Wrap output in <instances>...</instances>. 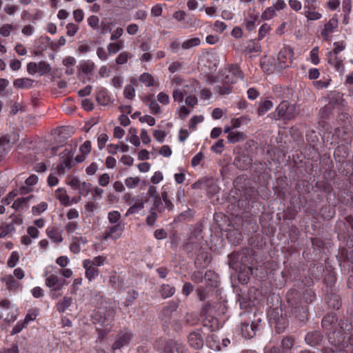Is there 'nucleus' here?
I'll return each instance as SVG.
<instances>
[{
	"instance_id": "31",
	"label": "nucleus",
	"mask_w": 353,
	"mask_h": 353,
	"mask_svg": "<svg viewBox=\"0 0 353 353\" xmlns=\"http://www.w3.org/2000/svg\"><path fill=\"white\" fill-rule=\"evenodd\" d=\"M123 41H119L117 42L110 43L107 46V50L110 55L115 54L123 48Z\"/></svg>"
},
{
	"instance_id": "3",
	"label": "nucleus",
	"mask_w": 353,
	"mask_h": 353,
	"mask_svg": "<svg viewBox=\"0 0 353 353\" xmlns=\"http://www.w3.org/2000/svg\"><path fill=\"white\" fill-rule=\"evenodd\" d=\"M296 108L294 105H290L287 101H283L276 107L274 113L275 120H292L296 117Z\"/></svg>"
},
{
	"instance_id": "15",
	"label": "nucleus",
	"mask_w": 353,
	"mask_h": 353,
	"mask_svg": "<svg viewBox=\"0 0 353 353\" xmlns=\"http://www.w3.org/2000/svg\"><path fill=\"white\" fill-rule=\"evenodd\" d=\"M132 339L130 332H124L117 334L116 340L112 345V350L114 351L129 345Z\"/></svg>"
},
{
	"instance_id": "59",
	"label": "nucleus",
	"mask_w": 353,
	"mask_h": 353,
	"mask_svg": "<svg viewBox=\"0 0 353 353\" xmlns=\"http://www.w3.org/2000/svg\"><path fill=\"white\" fill-rule=\"evenodd\" d=\"M154 139L159 143H163L166 137L165 131L161 130H155L153 133Z\"/></svg>"
},
{
	"instance_id": "42",
	"label": "nucleus",
	"mask_w": 353,
	"mask_h": 353,
	"mask_svg": "<svg viewBox=\"0 0 353 353\" xmlns=\"http://www.w3.org/2000/svg\"><path fill=\"white\" fill-rule=\"evenodd\" d=\"M174 292V288L168 284H163L161 286V296L163 299L172 296Z\"/></svg>"
},
{
	"instance_id": "14",
	"label": "nucleus",
	"mask_w": 353,
	"mask_h": 353,
	"mask_svg": "<svg viewBox=\"0 0 353 353\" xmlns=\"http://www.w3.org/2000/svg\"><path fill=\"white\" fill-rule=\"evenodd\" d=\"M328 63L340 73L344 72L343 58L339 57L336 52L330 51L327 53Z\"/></svg>"
},
{
	"instance_id": "62",
	"label": "nucleus",
	"mask_w": 353,
	"mask_h": 353,
	"mask_svg": "<svg viewBox=\"0 0 353 353\" xmlns=\"http://www.w3.org/2000/svg\"><path fill=\"white\" fill-rule=\"evenodd\" d=\"M157 100L163 105H168L170 103V97L163 92H161L157 94Z\"/></svg>"
},
{
	"instance_id": "51",
	"label": "nucleus",
	"mask_w": 353,
	"mask_h": 353,
	"mask_svg": "<svg viewBox=\"0 0 353 353\" xmlns=\"http://www.w3.org/2000/svg\"><path fill=\"white\" fill-rule=\"evenodd\" d=\"M123 95L128 99H132L135 96V90L132 85H125L123 90Z\"/></svg>"
},
{
	"instance_id": "37",
	"label": "nucleus",
	"mask_w": 353,
	"mask_h": 353,
	"mask_svg": "<svg viewBox=\"0 0 353 353\" xmlns=\"http://www.w3.org/2000/svg\"><path fill=\"white\" fill-rule=\"evenodd\" d=\"M139 81L145 84L146 87H150L154 85V79L149 73L142 74L139 77Z\"/></svg>"
},
{
	"instance_id": "47",
	"label": "nucleus",
	"mask_w": 353,
	"mask_h": 353,
	"mask_svg": "<svg viewBox=\"0 0 353 353\" xmlns=\"http://www.w3.org/2000/svg\"><path fill=\"white\" fill-rule=\"evenodd\" d=\"M178 308V303L176 302L171 301L163 307V312L165 316H170L173 312L176 311Z\"/></svg>"
},
{
	"instance_id": "10",
	"label": "nucleus",
	"mask_w": 353,
	"mask_h": 353,
	"mask_svg": "<svg viewBox=\"0 0 353 353\" xmlns=\"http://www.w3.org/2000/svg\"><path fill=\"white\" fill-rule=\"evenodd\" d=\"M115 311L112 308H99L94 314L95 318L99 316L97 321L101 325L109 324L114 318Z\"/></svg>"
},
{
	"instance_id": "21",
	"label": "nucleus",
	"mask_w": 353,
	"mask_h": 353,
	"mask_svg": "<svg viewBox=\"0 0 353 353\" xmlns=\"http://www.w3.org/2000/svg\"><path fill=\"white\" fill-rule=\"evenodd\" d=\"M323 336L320 332L315 331L306 334L305 340L306 343L312 346L319 345L322 341Z\"/></svg>"
},
{
	"instance_id": "38",
	"label": "nucleus",
	"mask_w": 353,
	"mask_h": 353,
	"mask_svg": "<svg viewBox=\"0 0 353 353\" xmlns=\"http://www.w3.org/2000/svg\"><path fill=\"white\" fill-rule=\"evenodd\" d=\"M312 8H306L304 10V11L303 12L304 16L308 20L314 21V20H317V19H319L321 18L322 15L321 13L314 11V10H310Z\"/></svg>"
},
{
	"instance_id": "5",
	"label": "nucleus",
	"mask_w": 353,
	"mask_h": 353,
	"mask_svg": "<svg viewBox=\"0 0 353 353\" xmlns=\"http://www.w3.org/2000/svg\"><path fill=\"white\" fill-rule=\"evenodd\" d=\"M59 157L60 163L57 167L56 173L59 176H63L75 165V162L73 159V155L68 150H65L61 152Z\"/></svg>"
},
{
	"instance_id": "34",
	"label": "nucleus",
	"mask_w": 353,
	"mask_h": 353,
	"mask_svg": "<svg viewBox=\"0 0 353 353\" xmlns=\"http://www.w3.org/2000/svg\"><path fill=\"white\" fill-rule=\"evenodd\" d=\"M132 57V54L127 51L121 52L116 58L115 62L118 65H123Z\"/></svg>"
},
{
	"instance_id": "9",
	"label": "nucleus",
	"mask_w": 353,
	"mask_h": 353,
	"mask_svg": "<svg viewBox=\"0 0 353 353\" xmlns=\"http://www.w3.org/2000/svg\"><path fill=\"white\" fill-rule=\"evenodd\" d=\"M148 198L143 194L138 195L133 197L132 201L134 203L128 209L125 216H128L131 214L138 213L144 208L145 204L148 201Z\"/></svg>"
},
{
	"instance_id": "16",
	"label": "nucleus",
	"mask_w": 353,
	"mask_h": 353,
	"mask_svg": "<svg viewBox=\"0 0 353 353\" xmlns=\"http://www.w3.org/2000/svg\"><path fill=\"white\" fill-rule=\"evenodd\" d=\"M226 82L233 83L238 79H243L242 72L236 64L231 65L228 68V74L226 75Z\"/></svg>"
},
{
	"instance_id": "39",
	"label": "nucleus",
	"mask_w": 353,
	"mask_h": 353,
	"mask_svg": "<svg viewBox=\"0 0 353 353\" xmlns=\"http://www.w3.org/2000/svg\"><path fill=\"white\" fill-rule=\"evenodd\" d=\"M4 314H5V316H4L5 321L7 323H11V322H14L17 319V315H18V311L16 309L14 310V309L12 308L10 310L5 311Z\"/></svg>"
},
{
	"instance_id": "55",
	"label": "nucleus",
	"mask_w": 353,
	"mask_h": 353,
	"mask_svg": "<svg viewBox=\"0 0 353 353\" xmlns=\"http://www.w3.org/2000/svg\"><path fill=\"white\" fill-rule=\"evenodd\" d=\"M223 140H218L212 147L211 150L216 154H221L223 151Z\"/></svg>"
},
{
	"instance_id": "32",
	"label": "nucleus",
	"mask_w": 353,
	"mask_h": 353,
	"mask_svg": "<svg viewBox=\"0 0 353 353\" xmlns=\"http://www.w3.org/2000/svg\"><path fill=\"white\" fill-rule=\"evenodd\" d=\"M1 281L6 283V288L10 290L16 289L19 286V283L10 274L3 277Z\"/></svg>"
},
{
	"instance_id": "60",
	"label": "nucleus",
	"mask_w": 353,
	"mask_h": 353,
	"mask_svg": "<svg viewBox=\"0 0 353 353\" xmlns=\"http://www.w3.org/2000/svg\"><path fill=\"white\" fill-rule=\"evenodd\" d=\"M13 29L14 27L12 25L5 24L0 28V34L1 36L7 37L10 35L11 30Z\"/></svg>"
},
{
	"instance_id": "56",
	"label": "nucleus",
	"mask_w": 353,
	"mask_h": 353,
	"mask_svg": "<svg viewBox=\"0 0 353 353\" xmlns=\"http://www.w3.org/2000/svg\"><path fill=\"white\" fill-rule=\"evenodd\" d=\"M327 303L330 307H332L334 308L339 309V307L341 306V303L339 302L338 296L334 294H331L328 297Z\"/></svg>"
},
{
	"instance_id": "28",
	"label": "nucleus",
	"mask_w": 353,
	"mask_h": 353,
	"mask_svg": "<svg viewBox=\"0 0 353 353\" xmlns=\"http://www.w3.org/2000/svg\"><path fill=\"white\" fill-rule=\"evenodd\" d=\"M57 197L62 205L65 206H69L71 205L70 197L67 194L65 190L58 188L57 190Z\"/></svg>"
},
{
	"instance_id": "2",
	"label": "nucleus",
	"mask_w": 353,
	"mask_h": 353,
	"mask_svg": "<svg viewBox=\"0 0 353 353\" xmlns=\"http://www.w3.org/2000/svg\"><path fill=\"white\" fill-rule=\"evenodd\" d=\"M300 297V294L294 290H290L286 294L287 301L291 305L295 316H299V320L303 321L307 316V308L305 303L299 301Z\"/></svg>"
},
{
	"instance_id": "19",
	"label": "nucleus",
	"mask_w": 353,
	"mask_h": 353,
	"mask_svg": "<svg viewBox=\"0 0 353 353\" xmlns=\"http://www.w3.org/2000/svg\"><path fill=\"white\" fill-rule=\"evenodd\" d=\"M188 342L190 345L195 349H200L202 347L203 341L199 331L191 332L188 336Z\"/></svg>"
},
{
	"instance_id": "63",
	"label": "nucleus",
	"mask_w": 353,
	"mask_h": 353,
	"mask_svg": "<svg viewBox=\"0 0 353 353\" xmlns=\"http://www.w3.org/2000/svg\"><path fill=\"white\" fill-rule=\"evenodd\" d=\"M66 29H67V34L69 37H73L77 32V31L79 30V27H78V26L70 23L66 26Z\"/></svg>"
},
{
	"instance_id": "4",
	"label": "nucleus",
	"mask_w": 353,
	"mask_h": 353,
	"mask_svg": "<svg viewBox=\"0 0 353 353\" xmlns=\"http://www.w3.org/2000/svg\"><path fill=\"white\" fill-rule=\"evenodd\" d=\"M352 338L348 335H343L336 338H333L331 334L329 335L330 343L334 346V349H331L332 353H348L350 349L348 347V343L353 345V342L350 341Z\"/></svg>"
},
{
	"instance_id": "48",
	"label": "nucleus",
	"mask_w": 353,
	"mask_h": 353,
	"mask_svg": "<svg viewBox=\"0 0 353 353\" xmlns=\"http://www.w3.org/2000/svg\"><path fill=\"white\" fill-rule=\"evenodd\" d=\"M38 314L39 311L37 309H32L30 310L25 316L23 320L24 323L27 325L30 322L34 321Z\"/></svg>"
},
{
	"instance_id": "49",
	"label": "nucleus",
	"mask_w": 353,
	"mask_h": 353,
	"mask_svg": "<svg viewBox=\"0 0 353 353\" xmlns=\"http://www.w3.org/2000/svg\"><path fill=\"white\" fill-rule=\"evenodd\" d=\"M90 184L85 182H80L77 188L82 196H87L90 192Z\"/></svg>"
},
{
	"instance_id": "25",
	"label": "nucleus",
	"mask_w": 353,
	"mask_h": 353,
	"mask_svg": "<svg viewBox=\"0 0 353 353\" xmlns=\"http://www.w3.org/2000/svg\"><path fill=\"white\" fill-rule=\"evenodd\" d=\"M72 298L70 296H64L61 301L56 305L57 310L59 313H63L72 304Z\"/></svg>"
},
{
	"instance_id": "1",
	"label": "nucleus",
	"mask_w": 353,
	"mask_h": 353,
	"mask_svg": "<svg viewBox=\"0 0 353 353\" xmlns=\"http://www.w3.org/2000/svg\"><path fill=\"white\" fill-rule=\"evenodd\" d=\"M322 327L327 331V334L333 338L343 335H348L352 330V326L347 321L338 324L337 318L334 314H328L322 319Z\"/></svg>"
},
{
	"instance_id": "58",
	"label": "nucleus",
	"mask_w": 353,
	"mask_h": 353,
	"mask_svg": "<svg viewBox=\"0 0 353 353\" xmlns=\"http://www.w3.org/2000/svg\"><path fill=\"white\" fill-rule=\"evenodd\" d=\"M271 30V28L269 25H268L267 23H264L263 24L260 28H259V40H261L262 39H263L266 34Z\"/></svg>"
},
{
	"instance_id": "64",
	"label": "nucleus",
	"mask_w": 353,
	"mask_h": 353,
	"mask_svg": "<svg viewBox=\"0 0 353 353\" xmlns=\"http://www.w3.org/2000/svg\"><path fill=\"white\" fill-rule=\"evenodd\" d=\"M150 112L153 114H159L161 112V108L159 103L155 100H151L149 104Z\"/></svg>"
},
{
	"instance_id": "23",
	"label": "nucleus",
	"mask_w": 353,
	"mask_h": 353,
	"mask_svg": "<svg viewBox=\"0 0 353 353\" xmlns=\"http://www.w3.org/2000/svg\"><path fill=\"white\" fill-rule=\"evenodd\" d=\"M38 182V176L35 174L30 175L26 180V185L20 188L19 192L21 194H26L30 192L32 190V188H30L32 185H34Z\"/></svg>"
},
{
	"instance_id": "22",
	"label": "nucleus",
	"mask_w": 353,
	"mask_h": 353,
	"mask_svg": "<svg viewBox=\"0 0 353 353\" xmlns=\"http://www.w3.org/2000/svg\"><path fill=\"white\" fill-rule=\"evenodd\" d=\"M32 198H33V195L18 198L12 203V208L17 211L23 210L24 208H28V202Z\"/></svg>"
},
{
	"instance_id": "46",
	"label": "nucleus",
	"mask_w": 353,
	"mask_h": 353,
	"mask_svg": "<svg viewBox=\"0 0 353 353\" xmlns=\"http://www.w3.org/2000/svg\"><path fill=\"white\" fill-rule=\"evenodd\" d=\"M140 183V179L139 176L135 177H128L125 179V184L129 189H133L136 188Z\"/></svg>"
},
{
	"instance_id": "40",
	"label": "nucleus",
	"mask_w": 353,
	"mask_h": 353,
	"mask_svg": "<svg viewBox=\"0 0 353 353\" xmlns=\"http://www.w3.org/2000/svg\"><path fill=\"white\" fill-rule=\"evenodd\" d=\"M94 63L90 60L84 61L81 63V68L83 73L89 74L94 69Z\"/></svg>"
},
{
	"instance_id": "41",
	"label": "nucleus",
	"mask_w": 353,
	"mask_h": 353,
	"mask_svg": "<svg viewBox=\"0 0 353 353\" xmlns=\"http://www.w3.org/2000/svg\"><path fill=\"white\" fill-rule=\"evenodd\" d=\"M48 203L46 202H41L39 204L32 208V213L34 216L39 215L48 209Z\"/></svg>"
},
{
	"instance_id": "53",
	"label": "nucleus",
	"mask_w": 353,
	"mask_h": 353,
	"mask_svg": "<svg viewBox=\"0 0 353 353\" xmlns=\"http://www.w3.org/2000/svg\"><path fill=\"white\" fill-rule=\"evenodd\" d=\"M88 25L94 30L99 29V18L96 15H91L88 18Z\"/></svg>"
},
{
	"instance_id": "54",
	"label": "nucleus",
	"mask_w": 353,
	"mask_h": 353,
	"mask_svg": "<svg viewBox=\"0 0 353 353\" xmlns=\"http://www.w3.org/2000/svg\"><path fill=\"white\" fill-rule=\"evenodd\" d=\"M185 97V93L182 91L181 89L176 88L172 92V97L174 101L181 103Z\"/></svg>"
},
{
	"instance_id": "43",
	"label": "nucleus",
	"mask_w": 353,
	"mask_h": 353,
	"mask_svg": "<svg viewBox=\"0 0 353 353\" xmlns=\"http://www.w3.org/2000/svg\"><path fill=\"white\" fill-rule=\"evenodd\" d=\"M121 219V213L117 210H112L108 212V219L111 224L119 223V221Z\"/></svg>"
},
{
	"instance_id": "26",
	"label": "nucleus",
	"mask_w": 353,
	"mask_h": 353,
	"mask_svg": "<svg viewBox=\"0 0 353 353\" xmlns=\"http://www.w3.org/2000/svg\"><path fill=\"white\" fill-rule=\"evenodd\" d=\"M48 236L55 243H61L63 241L61 233L54 227L48 228L46 229Z\"/></svg>"
},
{
	"instance_id": "12",
	"label": "nucleus",
	"mask_w": 353,
	"mask_h": 353,
	"mask_svg": "<svg viewBox=\"0 0 353 353\" xmlns=\"http://www.w3.org/2000/svg\"><path fill=\"white\" fill-rule=\"evenodd\" d=\"M9 134H0V160L3 159L12 148Z\"/></svg>"
},
{
	"instance_id": "29",
	"label": "nucleus",
	"mask_w": 353,
	"mask_h": 353,
	"mask_svg": "<svg viewBox=\"0 0 353 353\" xmlns=\"http://www.w3.org/2000/svg\"><path fill=\"white\" fill-rule=\"evenodd\" d=\"M261 50V46L257 41H250L248 42L244 50L245 54H250L253 52H258Z\"/></svg>"
},
{
	"instance_id": "33",
	"label": "nucleus",
	"mask_w": 353,
	"mask_h": 353,
	"mask_svg": "<svg viewBox=\"0 0 353 353\" xmlns=\"http://www.w3.org/2000/svg\"><path fill=\"white\" fill-rule=\"evenodd\" d=\"M273 108V103L270 100L261 101L258 108V114L261 116Z\"/></svg>"
},
{
	"instance_id": "11",
	"label": "nucleus",
	"mask_w": 353,
	"mask_h": 353,
	"mask_svg": "<svg viewBox=\"0 0 353 353\" xmlns=\"http://www.w3.org/2000/svg\"><path fill=\"white\" fill-rule=\"evenodd\" d=\"M293 56V50L290 46H285L279 52L278 54V65L281 68H285L288 67L286 64L288 59H291Z\"/></svg>"
},
{
	"instance_id": "6",
	"label": "nucleus",
	"mask_w": 353,
	"mask_h": 353,
	"mask_svg": "<svg viewBox=\"0 0 353 353\" xmlns=\"http://www.w3.org/2000/svg\"><path fill=\"white\" fill-rule=\"evenodd\" d=\"M27 72L30 75L38 74L42 76L51 70L50 64L46 61L30 62L27 64Z\"/></svg>"
},
{
	"instance_id": "30",
	"label": "nucleus",
	"mask_w": 353,
	"mask_h": 353,
	"mask_svg": "<svg viewBox=\"0 0 353 353\" xmlns=\"http://www.w3.org/2000/svg\"><path fill=\"white\" fill-rule=\"evenodd\" d=\"M228 142L235 143L242 141L245 139V135L241 132H230L227 137Z\"/></svg>"
},
{
	"instance_id": "44",
	"label": "nucleus",
	"mask_w": 353,
	"mask_h": 353,
	"mask_svg": "<svg viewBox=\"0 0 353 353\" xmlns=\"http://www.w3.org/2000/svg\"><path fill=\"white\" fill-rule=\"evenodd\" d=\"M276 16V10L273 6L268 7L261 14V18L264 20H270Z\"/></svg>"
},
{
	"instance_id": "18",
	"label": "nucleus",
	"mask_w": 353,
	"mask_h": 353,
	"mask_svg": "<svg viewBox=\"0 0 353 353\" xmlns=\"http://www.w3.org/2000/svg\"><path fill=\"white\" fill-rule=\"evenodd\" d=\"M83 266L85 270V276L89 281L92 280L98 276L99 270L97 268L93 266V263L90 262L89 259L83 261Z\"/></svg>"
},
{
	"instance_id": "27",
	"label": "nucleus",
	"mask_w": 353,
	"mask_h": 353,
	"mask_svg": "<svg viewBox=\"0 0 353 353\" xmlns=\"http://www.w3.org/2000/svg\"><path fill=\"white\" fill-rule=\"evenodd\" d=\"M258 16L252 13H249L245 19V25L248 30H253L257 26Z\"/></svg>"
},
{
	"instance_id": "57",
	"label": "nucleus",
	"mask_w": 353,
	"mask_h": 353,
	"mask_svg": "<svg viewBox=\"0 0 353 353\" xmlns=\"http://www.w3.org/2000/svg\"><path fill=\"white\" fill-rule=\"evenodd\" d=\"M293 345L294 341L291 337H286L282 340L281 346L283 351H287L291 349Z\"/></svg>"
},
{
	"instance_id": "24",
	"label": "nucleus",
	"mask_w": 353,
	"mask_h": 353,
	"mask_svg": "<svg viewBox=\"0 0 353 353\" xmlns=\"http://www.w3.org/2000/svg\"><path fill=\"white\" fill-rule=\"evenodd\" d=\"M34 80L30 78H19L14 81L13 85L18 89H29L33 86Z\"/></svg>"
},
{
	"instance_id": "17",
	"label": "nucleus",
	"mask_w": 353,
	"mask_h": 353,
	"mask_svg": "<svg viewBox=\"0 0 353 353\" xmlns=\"http://www.w3.org/2000/svg\"><path fill=\"white\" fill-rule=\"evenodd\" d=\"M204 277L205 279L208 278L209 280L212 281H216V274L210 270L207 271L205 275H203V272L200 271H196L192 274L191 279L192 281L199 283L203 281Z\"/></svg>"
},
{
	"instance_id": "52",
	"label": "nucleus",
	"mask_w": 353,
	"mask_h": 353,
	"mask_svg": "<svg viewBox=\"0 0 353 353\" xmlns=\"http://www.w3.org/2000/svg\"><path fill=\"white\" fill-rule=\"evenodd\" d=\"M19 260V254L17 251L11 253V255L8 261V265L10 268H14Z\"/></svg>"
},
{
	"instance_id": "61",
	"label": "nucleus",
	"mask_w": 353,
	"mask_h": 353,
	"mask_svg": "<svg viewBox=\"0 0 353 353\" xmlns=\"http://www.w3.org/2000/svg\"><path fill=\"white\" fill-rule=\"evenodd\" d=\"M108 141V136L106 134H101L98 137L97 143L99 150H102Z\"/></svg>"
},
{
	"instance_id": "7",
	"label": "nucleus",
	"mask_w": 353,
	"mask_h": 353,
	"mask_svg": "<svg viewBox=\"0 0 353 353\" xmlns=\"http://www.w3.org/2000/svg\"><path fill=\"white\" fill-rule=\"evenodd\" d=\"M58 272L50 274L46 279L45 284L51 291H59L61 290L68 283L63 279L57 275Z\"/></svg>"
},
{
	"instance_id": "8",
	"label": "nucleus",
	"mask_w": 353,
	"mask_h": 353,
	"mask_svg": "<svg viewBox=\"0 0 353 353\" xmlns=\"http://www.w3.org/2000/svg\"><path fill=\"white\" fill-rule=\"evenodd\" d=\"M123 230L124 226L122 223L108 225L105 228L103 233V239H118L121 236Z\"/></svg>"
},
{
	"instance_id": "50",
	"label": "nucleus",
	"mask_w": 353,
	"mask_h": 353,
	"mask_svg": "<svg viewBox=\"0 0 353 353\" xmlns=\"http://www.w3.org/2000/svg\"><path fill=\"white\" fill-rule=\"evenodd\" d=\"M185 28H192L199 25V21L193 15L186 14V18L184 20Z\"/></svg>"
},
{
	"instance_id": "45",
	"label": "nucleus",
	"mask_w": 353,
	"mask_h": 353,
	"mask_svg": "<svg viewBox=\"0 0 353 353\" xmlns=\"http://www.w3.org/2000/svg\"><path fill=\"white\" fill-rule=\"evenodd\" d=\"M158 218V214L154 208H151L146 218V224L149 226H153Z\"/></svg>"
},
{
	"instance_id": "35",
	"label": "nucleus",
	"mask_w": 353,
	"mask_h": 353,
	"mask_svg": "<svg viewBox=\"0 0 353 353\" xmlns=\"http://www.w3.org/2000/svg\"><path fill=\"white\" fill-rule=\"evenodd\" d=\"M201 40L199 38L194 37L189 39L183 41L181 44V48L185 50L190 49L191 48L197 46L200 44Z\"/></svg>"
},
{
	"instance_id": "20",
	"label": "nucleus",
	"mask_w": 353,
	"mask_h": 353,
	"mask_svg": "<svg viewBox=\"0 0 353 353\" xmlns=\"http://www.w3.org/2000/svg\"><path fill=\"white\" fill-rule=\"evenodd\" d=\"M256 325L252 322L243 323L241 324V332L243 336L246 339H250L254 336L256 334Z\"/></svg>"
},
{
	"instance_id": "13",
	"label": "nucleus",
	"mask_w": 353,
	"mask_h": 353,
	"mask_svg": "<svg viewBox=\"0 0 353 353\" xmlns=\"http://www.w3.org/2000/svg\"><path fill=\"white\" fill-rule=\"evenodd\" d=\"M338 27V19L336 17L331 18L327 23L324 25L321 32V36L324 40L329 41L331 34L335 31Z\"/></svg>"
},
{
	"instance_id": "36",
	"label": "nucleus",
	"mask_w": 353,
	"mask_h": 353,
	"mask_svg": "<svg viewBox=\"0 0 353 353\" xmlns=\"http://www.w3.org/2000/svg\"><path fill=\"white\" fill-rule=\"evenodd\" d=\"M96 99L98 103L102 105H106L110 102V97L105 90L98 92Z\"/></svg>"
}]
</instances>
